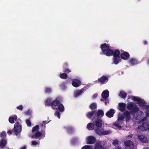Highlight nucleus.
Instances as JSON below:
<instances>
[{"label":"nucleus","mask_w":149,"mask_h":149,"mask_svg":"<svg viewBox=\"0 0 149 149\" xmlns=\"http://www.w3.org/2000/svg\"><path fill=\"white\" fill-rule=\"evenodd\" d=\"M127 108L128 110H132L130 112L126 111L123 113L126 122H129L130 120V114L133 115L134 118L136 120L141 119V118L143 115V112L139 110V107L134 103L130 102L128 103Z\"/></svg>","instance_id":"f257e3e1"},{"label":"nucleus","mask_w":149,"mask_h":149,"mask_svg":"<svg viewBox=\"0 0 149 149\" xmlns=\"http://www.w3.org/2000/svg\"><path fill=\"white\" fill-rule=\"evenodd\" d=\"M130 98H131L132 100L136 102L139 106L146 109V116H149V105H146V102L144 100L138 97L133 96H128V99Z\"/></svg>","instance_id":"f03ea898"},{"label":"nucleus","mask_w":149,"mask_h":149,"mask_svg":"<svg viewBox=\"0 0 149 149\" xmlns=\"http://www.w3.org/2000/svg\"><path fill=\"white\" fill-rule=\"evenodd\" d=\"M39 126L37 125L33 127L32 129V133L29 135L31 138H36L39 140L45 137V132L42 130L41 132L39 131Z\"/></svg>","instance_id":"7ed1b4c3"},{"label":"nucleus","mask_w":149,"mask_h":149,"mask_svg":"<svg viewBox=\"0 0 149 149\" xmlns=\"http://www.w3.org/2000/svg\"><path fill=\"white\" fill-rule=\"evenodd\" d=\"M100 47L102 51L101 53V54H105L107 56L112 55L113 51L109 49V45L104 43L101 45Z\"/></svg>","instance_id":"20e7f679"},{"label":"nucleus","mask_w":149,"mask_h":149,"mask_svg":"<svg viewBox=\"0 0 149 149\" xmlns=\"http://www.w3.org/2000/svg\"><path fill=\"white\" fill-rule=\"evenodd\" d=\"M124 118L123 115L119 114L118 116L117 120L113 124V125L118 128H120L124 122Z\"/></svg>","instance_id":"39448f33"},{"label":"nucleus","mask_w":149,"mask_h":149,"mask_svg":"<svg viewBox=\"0 0 149 149\" xmlns=\"http://www.w3.org/2000/svg\"><path fill=\"white\" fill-rule=\"evenodd\" d=\"M22 130V126L20 123L17 122L15 124L13 132L15 133V134L17 135L19 133H20Z\"/></svg>","instance_id":"423d86ee"},{"label":"nucleus","mask_w":149,"mask_h":149,"mask_svg":"<svg viewBox=\"0 0 149 149\" xmlns=\"http://www.w3.org/2000/svg\"><path fill=\"white\" fill-rule=\"evenodd\" d=\"M138 128L143 131L148 130L149 131V122H143L141 125L139 126Z\"/></svg>","instance_id":"0eeeda50"},{"label":"nucleus","mask_w":149,"mask_h":149,"mask_svg":"<svg viewBox=\"0 0 149 149\" xmlns=\"http://www.w3.org/2000/svg\"><path fill=\"white\" fill-rule=\"evenodd\" d=\"M95 132L100 135H107L111 133V132L109 130L104 131V129L101 128H97L95 130Z\"/></svg>","instance_id":"6e6552de"},{"label":"nucleus","mask_w":149,"mask_h":149,"mask_svg":"<svg viewBox=\"0 0 149 149\" xmlns=\"http://www.w3.org/2000/svg\"><path fill=\"white\" fill-rule=\"evenodd\" d=\"M124 145L126 149H133V143L130 140L126 141L124 142Z\"/></svg>","instance_id":"1a4fd4ad"},{"label":"nucleus","mask_w":149,"mask_h":149,"mask_svg":"<svg viewBox=\"0 0 149 149\" xmlns=\"http://www.w3.org/2000/svg\"><path fill=\"white\" fill-rule=\"evenodd\" d=\"M72 84L75 87H78L81 84V81L79 79H73L72 82Z\"/></svg>","instance_id":"9d476101"},{"label":"nucleus","mask_w":149,"mask_h":149,"mask_svg":"<svg viewBox=\"0 0 149 149\" xmlns=\"http://www.w3.org/2000/svg\"><path fill=\"white\" fill-rule=\"evenodd\" d=\"M96 141L95 138L93 136H89L86 138V141L87 144H93L95 143Z\"/></svg>","instance_id":"9b49d317"},{"label":"nucleus","mask_w":149,"mask_h":149,"mask_svg":"<svg viewBox=\"0 0 149 149\" xmlns=\"http://www.w3.org/2000/svg\"><path fill=\"white\" fill-rule=\"evenodd\" d=\"M109 91L107 90H106L102 92V98L101 99V101H103L106 100V99L109 96Z\"/></svg>","instance_id":"f8f14e48"},{"label":"nucleus","mask_w":149,"mask_h":149,"mask_svg":"<svg viewBox=\"0 0 149 149\" xmlns=\"http://www.w3.org/2000/svg\"><path fill=\"white\" fill-rule=\"evenodd\" d=\"M85 90L84 88L80 90L76 91L74 93V96L75 97L79 96L84 92Z\"/></svg>","instance_id":"ddd939ff"},{"label":"nucleus","mask_w":149,"mask_h":149,"mask_svg":"<svg viewBox=\"0 0 149 149\" xmlns=\"http://www.w3.org/2000/svg\"><path fill=\"white\" fill-rule=\"evenodd\" d=\"M59 101L57 99L53 101L52 102V108L53 109H57L56 107L59 104Z\"/></svg>","instance_id":"4468645a"},{"label":"nucleus","mask_w":149,"mask_h":149,"mask_svg":"<svg viewBox=\"0 0 149 149\" xmlns=\"http://www.w3.org/2000/svg\"><path fill=\"white\" fill-rule=\"evenodd\" d=\"M115 112L114 109H111L106 113V115L108 117L110 118L113 117Z\"/></svg>","instance_id":"2eb2a0df"},{"label":"nucleus","mask_w":149,"mask_h":149,"mask_svg":"<svg viewBox=\"0 0 149 149\" xmlns=\"http://www.w3.org/2000/svg\"><path fill=\"white\" fill-rule=\"evenodd\" d=\"M126 107V104L121 102L118 104V109L121 111H123L125 109Z\"/></svg>","instance_id":"dca6fc26"},{"label":"nucleus","mask_w":149,"mask_h":149,"mask_svg":"<svg viewBox=\"0 0 149 149\" xmlns=\"http://www.w3.org/2000/svg\"><path fill=\"white\" fill-rule=\"evenodd\" d=\"M93 123L97 127H100L102 125V122L100 118L96 119L95 121H93Z\"/></svg>","instance_id":"f3484780"},{"label":"nucleus","mask_w":149,"mask_h":149,"mask_svg":"<svg viewBox=\"0 0 149 149\" xmlns=\"http://www.w3.org/2000/svg\"><path fill=\"white\" fill-rule=\"evenodd\" d=\"M129 54L127 52H124L121 55V58L122 59L126 60L129 57Z\"/></svg>","instance_id":"a211bd4d"},{"label":"nucleus","mask_w":149,"mask_h":149,"mask_svg":"<svg viewBox=\"0 0 149 149\" xmlns=\"http://www.w3.org/2000/svg\"><path fill=\"white\" fill-rule=\"evenodd\" d=\"M99 81L102 84H105L107 83L108 80V77L103 76L101 77L98 79Z\"/></svg>","instance_id":"6ab92c4d"},{"label":"nucleus","mask_w":149,"mask_h":149,"mask_svg":"<svg viewBox=\"0 0 149 149\" xmlns=\"http://www.w3.org/2000/svg\"><path fill=\"white\" fill-rule=\"evenodd\" d=\"M86 116L88 118L90 119L91 118L92 116H95V111H93L88 112L86 114Z\"/></svg>","instance_id":"aec40b11"},{"label":"nucleus","mask_w":149,"mask_h":149,"mask_svg":"<svg viewBox=\"0 0 149 149\" xmlns=\"http://www.w3.org/2000/svg\"><path fill=\"white\" fill-rule=\"evenodd\" d=\"M99 142H96L94 146L93 149H104V147Z\"/></svg>","instance_id":"412c9836"},{"label":"nucleus","mask_w":149,"mask_h":149,"mask_svg":"<svg viewBox=\"0 0 149 149\" xmlns=\"http://www.w3.org/2000/svg\"><path fill=\"white\" fill-rule=\"evenodd\" d=\"M17 119V116L14 115L10 117L9 118V121L11 123H13L14 121H16Z\"/></svg>","instance_id":"4be33fe9"},{"label":"nucleus","mask_w":149,"mask_h":149,"mask_svg":"<svg viewBox=\"0 0 149 149\" xmlns=\"http://www.w3.org/2000/svg\"><path fill=\"white\" fill-rule=\"evenodd\" d=\"M64 129L68 132L71 133L74 131V129L72 127L69 126H65L64 127Z\"/></svg>","instance_id":"5701e85b"},{"label":"nucleus","mask_w":149,"mask_h":149,"mask_svg":"<svg viewBox=\"0 0 149 149\" xmlns=\"http://www.w3.org/2000/svg\"><path fill=\"white\" fill-rule=\"evenodd\" d=\"M138 138L142 142H147L148 141L146 138L143 135H138Z\"/></svg>","instance_id":"b1692460"},{"label":"nucleus","mask_w":149,"mask_h":149,"mask_svg":"<svg viewBox=\"0 0 149 149\" xmlns=\"http://www.w3.org/2000/svg\"><path fill=\"white\" fill-rule=\"evenodd\" d=\"M52 99L49 98L47 99L45 102V105L46 106L52 105Z\"/></svg>","instance_id":"393cba45"},{"label":"nucleus","mask_w":149,"mask_h":149,"mask_svg":"<svg viewBox=\"0 0 149 149\" xmlns=\"http://www.w3.org/2000/svg\"><path fill=\"white\" fill-rule=\"evenodd\" d=\"M121 59L120 57H113V63L117 65L121 61Z\"/></svg>","instance_id":"a878e982"},{"label":"nucleus","mask_w":149,"mask_h":149,"mask_svg":"<svg viewBox=\"0 0 149 149\" xmlns=\"http://www.w3.org/2000/svg\"><path fill=\"white\" fill-rule=\"evenodd\" d=\"M96 116L97 117H102L104 115V113L102 110H99L97 112H95Z\"/></svg>","instance_id":"bb28decb"},{"label":"nucleus","mask_w":149,"mask_h":149,"mask_svg":"<svg viewBox=\"0 0 149 149\" xmlns=\"http://www.w3.org/2000/svg\"><path fill=\"white\" fill-rule=\"evenodd\" d=\"M6 141L4 139H2L0 142V147L1 148H3L7 144Z\"/></svg>","instance_id":"cd10ccee"},{"label":"nucleus","mask_w":149,"mask_h":149,"mask_svg":"<svg viewBox=\"0 0 149 149\" xmlns=\"http://www.w3.org/2000/svg\"><path fill=\"white\" fill-rule=\"evenodd\" d=\"M120 51L118 50H116L112 54L113 57H120Z\"/></svg>","instance_id":"c85d7f7f"},{"label":"nucleus","mask_w":149,"mask_h":149,"mask_svg":"<svg viewBox=\"0 0 149 149\" xmlns=\"http://www.w3.org/2000/svg\"><path fill=\"white\" fill-rule=\"evenodd\" d=\"M127 95V94L126 93L123 91H120L119 94V96L123 98H125Z\"/></svg>","instance_id":"c756f323"},{"label":"nucleus","mask_w":149,"mask_h":149,"mask_svg":"<svg viewBox=\"0 0 149 149\" xmlns=\"http://www.w3.org/2000/svg\"><path fill=\"white\" fill-rule=\"evenodd\" d=\"M94 125L92 123H89L87 126V128L89 130H92L94 128Z\"/></svg>","instance_id":"7c9ffc66"},{"label":"nucleus","mask_w":149,"mask_h":149,"mask_svg":"<svg viewBox=\"0 0 149 149\" xmlns=\"http://www.w3.org/2000/svg\"><path fill=\"white\" fill-rule=\"evenodd\" d=\"M58 109V110L61 112H62L64 111V107L63 104H60L57 107Z\"/></svg>","instance_id":"2f4dec72"},{"label":"nucleus","mask_w":149,"mask_h":149,"mask_svg":"<svg viewBox=\"0 0 149 149\" xmlns=\"http://www.w3.org/2000/svg\"><path fill=\"white\" fill-rule=\"evenodd\" d=\"M130 63L132 65L136 64L138 62L137 60L134 58L131 59L130 61Z\"/></svg>","instance_id":"473e14b6"},{"label":"nucleus","mask_w":149,"mask_h":149,"mask_svg":"<svg viewBox=\"0 0 149 149\" xmlns=\"http://www.w3.org/2000/svg\"><path fill=\"white\" fill-rule=\"evenodd\" d=\"M96 104L95 103H92L90 106V108L92 109H95L96 108Z\"/></svg>","instance_id":"72a5a7b5"},{"label":"nucleus","mask_w":149,"mask_h":149,"mask_svg":"<svg viewBox=\"0 0 149 149\" xmlns=\"http://www.w3.org/2000/svg\"><path fill=\"white\" fill-rule=\"evenodd\" d=\"M60 77L63 79H65L67 77V75L64 73H63L60 74Z\"/></svg>","instance_id":"f704fd0d"},{"label":"nucleus","mask_w":149,"mask_h":149,"mask_svg":"<svg viewBox=\"0 0 149 149\" xmlns=\"http://www.w3.org/2000/svg\"><path fill=\"white\" fill-rule=\"evenodd\" d=\"M81 149H92V148L90 146L87 145L83 147Z\"/></svg>","instance_id":"c9c22d12"},{"label":"nucleus","mask_w":149,"mask_h":149,"mask_svg":"<svg viewBox=\"0 0 149 149\" xmlns=\"http://www.w3.org/2000/svg\"><path fill=\"white\" fill-rule=\"evenodd\" d=\"M54 115L55 116L57 117L59 119L60 118V113L59 112L56 111Z\"/></svg>","instance_id":"e433bc0d"},{"label":"nucleus","mask_w":149,"mask_h":149,"mask_svg":"<svg viewBox=\"0 0 149 149\" xmlns=\"http://www.w3.org/2000/svg\"><path fill=\"white\" fill-rule=\"evenodd\" d=\"M32 111L31 109H29L25 112V113L27 115H30L32 113Z\"/></svg>","instance_id":"4c0bfd02"},{"label":"nucleus","mask_w":149,"mask_h":149,"mask_svg":"<svg viewBox=\"0 0 149 149\" xmlns=\"http://www.w3.org/2000/svg\"><path fill=\"white\" fill-rule=\"evenodd\" d=\"M61 87L63 90H65L66 88L65 83H63L61 84Z\"/></svg>","instance_id":"58836bf2"},{"label":"nucleus","mask_w":149,"mask_h":149,"mask_svg":"<svg viewBox=\"0 0 149 149\" xmlns=\"http://www.w3.org/2000/svg\"><path fill=\"white\" fill-rule=\"evenodd\" d=\"M45 92L47 93H49L51 91V89L49 88H46L45 90Z\"/></svg>","instance_id":"ea45409f"},{"label":"nucleus","mask_w":149,"mask_h":149,"mask_svg":"<svg viewBox=\"0 0 149 149\" xmlns=\"http://www.w3.org/2000/svg\"><path fill=\"white\" fill-rule=\"evenodd\" d=\"M78 139L77 138H74L71 140V142L72 144L75 143L78 141Z\"/></svg>","instance_id":"a19ab883"},{"label":"nucleus","mask_w":149,"mask_h":149,"mask_svg":"<svg viewBox=\"0 0 149 149\" xmlns=\"http://www.w3.org/2000/svg\"><path fill=\"white\" fill-rule=\"evenodd\" d=\"M26 123L28 126H30L31 125L30 121L29 119H27L26 121Z\"/></svg>","instance_id":"79ce46f5"},{"label":"nucleus","mask_w":149,"mask_h":149,"mask_svg":"<svg viewBox=\"0 0 149 149\" xmlns=\"http://www.w3.org/2000/svg\"><path fill=\"white\" fill-rule=\"evenodd\" d=\"M6 136V132H2L1 134V136L2 138L5 137Z\"/></svg>","instance_id":"37998d69"},{"label":"nucleus","mask_w":149,"mask_h":149,"mask_svg":"<svg viewBox=\"0 0 149 149\" xmlns=\"http://www.w3.org/2000/svg\"><path fill=\"white\" fill-rule=\"evenodd\" d=\"M49 123L48 122H47L46 121H43L42 123V126L44 127V128L45 127V125L47 123Z\"/></svg>","instance_id":"c03bdc74"},{"label":"nucleus","mask_w":149,"mask_h":149,"mask_svg":"<svg viewBox=\"0 0 149 149\" xmlns=\"http://www.w3.org/2000/svg\"><path fill=\"white\" fill-rule=\"evenodd\" d=\"M118 143V141L117 140H114L113 142V144L114 145H117Z\"/></svg>","instance_id":"a18cd8bd"},{"label":"nucleus","mask_w":149,"mask_h":149,"mask_svg":"<svg viewBox=\"0 0 149 149\" xmlns=\"http://www.w3.org/2000/svg\"><path fill=\"white\" fill-rule=\"evenodd\" d=\"M17 108L20 110H22L23 109V106L22 105H20L17 107Z\"/></svg>","instance_id":"49530a36"},{"label":"nucleus","mask_w":149,"mask_h":149,"mask_svg":"<svg viewBox=\"0 0 149 149\" xmlns=\"http://www.w3.org/2000/svg\"><path fill=\"white\" fill-rule=\"evenodd\" d=\"M147 119V118L146 117L144 118L141 121H138V123L139 124L141 123V122H143L144 121H146Z\"/></svg>","instance_id":"de8ad7c7"},{"label":"nucleus","mask_w":149,"mask_h":149,"mask_svg":"<svg viewBox=\"0 0 149 149\" xmlns=\"http://www.w3.org/2000/svg\"><path fill=\"white\" fill-rule=\"evenodd\" d=\"M32 145H36L38 144L37 142L35 141H32L31 142Z\"/></svg>","instance_id":"09e8293b"},{"label":"nucleus","mask_w":149,"mask_h":149,"mask_svg":"<svg viewBox=\"0 0 149 149\" xmlns=\"http://www.w3.org/2000/svg\"><path fill=\"white\" fill-rule=\"evenodd\" d=\"M64 72L67 73H69L71 72V70H70L68 69H65V70H64Z\"/></svg>","instance_id":"8fccbe9b"},{"label":"nucleus","mask_w":149,"mask_h":149,"mask_svg":"<svg viewBox=\"0 0 149 149\" xmlns=\"http://www.w3.org/2000/svg\"><path fill=\"white\" fill-rule=\"evenodd\" d=\"M98 94L97 93H95L93 95V98L95 99L96 97L97 96Z\"/></svg>","instance_id":"3c124183"},{"label":"nucleus","mask_w":149,"mask_h":149,"mask_svg":"<svg viewBox=\"0 0 149 149\" xmlns=\"http://www.w3.org/2000/svg\"><path fill=\"white\" fill-rule=\"evenodd\" d=\"M68 65V64L67 63H65L63 65V67L64 68L65 67H67Z\"/></svg>","instance_id":"603ef678"},{"label":"nucleus","mask_w":149,"mask_h":149,"mask_svg":"<svg viewBox=\"0 0 149 149\" xmlns=\"http://www.w3.org/2000/svg\"><path fill=\"white\" fill-rule=\"evenodd\" d=\"M8 134H10V135H11L12 134V131H8Z\"/></svg>","instance_id":"864d4df0"},{"label":"nucleus","mask_w":149,"mask_h":149,"mask_svg":"<svg viewBox=\"0 0 149 149\" xmlns=\"http://www.w3.org/2000/svg\"><path fill=\"white\" fill-rule=\"evenodd\" d=\"M107 103H109V102H108V101L106 100L105 102V104L106 105H107Z\"/></svg>","instance_id":"5fc2aeb1"},{"label":"nucleus","mask_w":149,"mask_h":149,"mask_svg":"<svg viewBox=\"0 0 149 149\" xmlns=\"http://www.w3.org/2000/svg\"><path fill=\"white\" fill-rule=\"evenodd\" d=\"M144 44H147V42L146 41H144Z\"/></svg>","instance_id":"6e6d98bb"},{"label":"nucleus","mask_w":149,"mask_h":149,"mask_svg":"<svg viewBox=\"0 0 149 149\" xmlns=\"http://www.w3.org/2000/svg\"><path fill=\"white\" fill-rule=\"evenodd\" d=\"M147 63L149 65V59L147 60Z\"/></svg>","instance_id":"4d7b16f0"},{"label":"nucleus","mask_w":149,"mask_h":149,"mask_svg":"<svg viewBox=\"0 0 149 149\" xmlns=\"http://www.w3.org/2000/svg\"><path fill=\"white\" fill-rule=\"evenodd\" d=\"M143 149H149L148 148H143Z\"/></svg>","instance_id":"13d9d810"},{"label":"nucleus","mask_w":149,"mask_h":149,"mask_svg":"<svg viewBox=\"0 0 149 149\" xmlns=\"http://www.w3.org/2000/svg\"><path fill=\"white\" fill-rule=\"evenodd\" d=\"M138 1H141V0H137Z\"/></svg>","instance_id":"bf43d9fd"}]
</instances>
